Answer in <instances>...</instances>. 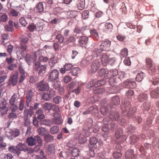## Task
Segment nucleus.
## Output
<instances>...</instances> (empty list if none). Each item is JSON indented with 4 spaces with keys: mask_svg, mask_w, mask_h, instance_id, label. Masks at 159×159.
Instances as JSON below:
<instances>
[{
    "mask_svg": "<svg viewBox=\"0 0 159 159\" xmlns=\"http://www.w3.org/2000/svg\"><path fill=\"white\" fill-rule=\"evenodd\" d=\"M122 113L124 115L127 111L128 110L127 116L128 117H129L132 116L136 112V109L135 107H131L129 102H126L123 105L122 107Z\"/></svg>",
    "mask_w": 159,
    "mask_h": 159,
    "instance_id": "nucleus-1",
    "label": "nucleus"
},
{
    "mask_svg": "<svg viewBox=\"0 0 159 159\" xmlns=\"http://www.w3.org/2000/svg\"><path fill=\"white\" fill-rule=\"evenodd\" d=\"M37 142L40 146H42L43 140L40 137L37 135L34 137H30L28 138L26 140V143H28L29 146H33Z\"/></svg>",
    "mask_w": 159,
    "mask_h": 159,
    "instance_id": "nucleus-2",
    "label": "nucleus"
},
{
    "mask_svg": "<svg viewBox=\"0 0 159 159\" xmlns=\"http://www.w3.org/2000/svg\"><path fill=\"white\" fill-rule=\"evenodd\" d=\"M93 120L89 119L86 122L83 129V132H84V135L86 136H89L90 135L89 130L92 126Z\"/></svg>",
    "mask_w": 159,
    "mask_h": 159,
    "instance_id": "nucleus-3",
    "label": "nucleus"
},
{
    "mask_svg": "<svg viewBox=\"0 0 159 159\" xmlns=\"http://www.w3.org/2000/svg\"><path fill=\"white\" fill-rule=\"evenodd\" d=\"M146 65L147 69L151 71V74H153L156 72V68L153 65L152 59L149 57H147L146 59Z\"/></svg>",
    "mask_w": 159,
    "mask_h": 159,
    "instance_id": "nucleus-4",
    "label": "nucleus"
},
{
    "mask_svg": "<svg viewBox=\"0 0 159 159\" xmlns=\"http://www.w3.org/2000/svg\"><path fill=\"white\" fill-rule=\"evenodd\" d=\"M59 77V72L57 69H53L49 72L48 79L51 82H54L57 80Z\"/></svg>",
    "mask_w": 159,
    "mask_h": 159,
    "instance_id": "nucleus-5",
    "label": "nucleus"
},
{
    "mask_svg": "<svg viewBox=\"0 0 159 159\" xmlns=\"http://www.w3.org/2000/svg\"><path fill=\"white\" fill-rule=\"evenodd\" d=\"M37 88L39 91H47L48 89L49 86L46 82L42 80L38 83Z\"/></svg>",
    "mask_w": 159,
    "mask_h": 159,
    "instance_id": "nucleus-6",
    "label": "nucleus"
},
{
    "mask_svg": "<svg viewBox=\"0 0 159 159\" xmlns=\"http://www.w3.org/2000/svg\"><path fill=\"white\" fill-rule=\"evenodd\" d=\"M111 44V41L110 40L106 39L104 41L102 42L100 46V48L103 51H108L109 50V48Z\"/></svg>",
    "mask_w": 159,
    "mask_h": 159,
    "instance_id": "nucleus-7",
    "label": "nucleus"
},
{
    "mask_svg": "<svg viewBox=\"0 0 159 159\" xmlns=\"http://www.w3.org/2000/svg\"><path fill=\"white\" fill-rule=\"evenodd\" d=\"M100 29L103 31L107 32L109 31H111L113 29L112 24L110 23H103L100 24Z\"/></svg>",
    "mask_w": 159,
    "mask_h": 159,
    "instance_id": "nucleus-8",
    "label": "nucleus"
},
{
    "mask_svg": "<svg viewBox=\"0 0 159 159\" xmlns=\"http://www.w3.org/2000/svg\"><path fill=\"white\" fill-rule=\"evenodd\" d=\"M53 116L54 118L52 119V122L56 124L59 125L62 122L61 116V114L56 112L53 113Z\"/></svg>",
    "mask_w": 159,
    "mask_h": 159,
    "instance_id": "nucleus-9",
    "label": "nucleus"
},
{
    "mask_svg": "<svg viewBox=\"0 0 159 159\" xmlns=\"http://www.w3.org/2000/svg\"><path fill=\"white\" fill-rule=\"evenodd\" d=\"M55 94L53 90L50 89L47 92L44 93L42 96L43 99L46 101H49Z\"/></svg>",
    "mask_w": 159,
    "mask_h": 159,
    "instance_id": "nucleus-10",
    "label": "nucleus"
},
{
    "mask_svg": "<svg viewBox=\"0 0 159 159\" xmlns=\"http://www.w3.org/2000/svg\"><path fill=\"white\" fill-rule=\"evenodd\" d=\"M123 86L125 88H134L136 86L135 82L131 80H127L123 84Z\"/></svg>",
    "mask_w": 159,
    "mask_h": 159,
    "instance_id": "nucleus-11",
    "label": "nucleus"
},
{
    "mask_svg": "<svg viewBox=\"0 0 159 159\" xmlns=\"http://www.w3.org/2000/svg\"><path fill=\"white\" fill-rule=\"evenodd\" d=\"M88 40L89 38L85 36H82L79 38L78 43L81 46L84 47L87 44Z\"/></svg>",
    "mask_w": 159,
    "mask_h": 159,
    "instance_id": "nucleus-12",
    "label": "nucleus"
},
{
    "mask_svg": "<svg viewBox=\"0 0 159 159\" xmlns=\"http://www.w3.org/2000/svg\"><path fill=\"white\" fill-rule=\"evenodd\" d=\"M100 65V63L98 61H93L91 65V72L93 73H95L99 68Z\"/></svg>",
    "mask_w": 159,
    "mask_h": 159,
    "instance_id": "nucleus-13",
    "label": "nucleus"
},
{
    "mask_svg": "<svg viewBox=\"0 0 159 159\" xmlns=\"http://www.w3.org/2000/svg\"><path fill=\"white\" fill-rule=\"evenodd\" d=\"M8 150L10 152L16 154L18 156L20 153V145L18 144L16 147H10L8 148Z\"/></svg>",
    "mask_w": 159,
    "mask_h": 159,
    "instance_id": "nucleus-14",
    "label": "nucleus"
},
{
    "mask_svg": "<svg viewBox=\"0 0 159 159\" xmlns=\"http://www.w3.org/2000/svg\"><path fill=\"white\" fill-rule=\"evenodd\" d=\"M98 74L99 76L105 78V79L109 78V73H108V71H106L104 69H100L98 72Z\"/></svg>",
    "mask_w": 159,
    "mask_h": 159,
    "instance_id": "nucleus-15",
    "label": "nucleus"
},
{
    "mask_svg": "<svg viewBox=\"0 0 159 159\" xmlns=\"http://www.w3.org/2000/svg\"><path fill=\"white\" fill-rule=\"evenodd\" d=\"M33 95V93L32 90H28L26 94V106L28 107L29 104L32 100V98Z\"/></svg>",
    "mask_w": 159,
    "mask_h": 159,
    "instance_id": "nucleus-16",
    "label": "nucleus"
},
{
    "mask_svg": "<svg viewBox=\"0 0 159 159\" xmlns=\"http://www.w3.org/2000/svg\"><path fill=\"white\" fill-rule=\"evenodd\" d=\"M72 67V65L71 64L67 63L64 65V67L60 69L59 71L62 74H64L66 71L70 70Z\"/></svg>",
    "mask_w": 159,
    "mask_h": 159,
    "instance_id": "nucleus-17",
    "label": "nucleus"
},
{
    "mask_svg": "<svg viewBox=\"0 0 159 159\" xmlns=\"http://www.w3.org/2000/svg\"><path fill=\"white\" fill-rule=\"evenodd\" d=\"M17 79L18 75L16 73L10 77L9 80V84L13 85H15L17 83Z\"/></svg>",
    "mask_w": 159,
    "mask_h": 159,
    "instance_id": "nucleus-18",
    "label": "nucleus"
},
{
    "mask_svg": "<svg viewBox=\"0 0 159 159\" xmlns=\"http://www.w3.org/2000/svg\"><path fill=\"white\" fill-rule=\"evenodd\" d=\"M76 5L79 10H83L85 7V0H78L76 2Z\"/></svg>",
    "mask_w": 159,
    "mask_h": 159,
    "instance_id": "nucleus-19",
    "label": "nucleus"
},
{
    "mask_svg": "<svg viewBox=\"0 0 159 159\" xmlns=\"http://www.w3.org/2000/svg\"><path fill=\"white\" fill-rule=\"evenodd\" d=\"M28 41V39L27 37H24L21 39V44L20 45V49L22 51H25L27 48V43Z\"/></svg>",
    "mask_w": 159,
    "mask_h": 159,
    "instance_id": "nucleus-20",
    "label": "nucleus"
},
{
    "mask_svg": "<svg viewBox=\"0 0 159 159\" xmlns=\"http://www.w3.org/2000/svg\"><path fill=\"white\" fill-rule=\"evenodd\" d=\"M125 157L127 159H134V152L131 149H129L125 153Z\"/></svg>",
    "mask_w": 159,
    "mask_h": 159,
    "instance_id": "nucleus-21",
    "label": "nucleus"
},
{
    "mask_svg": "<svg viewBox=\"0 0 159 159\" xmlns=\"http://www.w3.org/2000/svg\"><path fill=\"white\" fill-rule=\"evenodd\" d=\"M44 9L43 5V2H40L36 5L34 11L36 12L41 13L43 11Z\"/></svg>",
    "mask_w": 159,
    "mask_h": 159,
    "instance_id": "nucleus-22",
    "label": "nucleus"
},
{
    "mask_svg": "<svg viewBox=\"0 0 159 159\" xmlns=\"http://www.w3.org/2000/svg\"><path fill=\"white\" fill-rule=\"evenodd\" d=\"M58 61V59L57 57H51L49 60L48 63L51 69H52L54 66V65L57 63Z\"/></svg>",
    "mask_w": 159,
    "mask_h": 159,
    "instance_id": "nucleus-23",
    "label": "nucleus"
},
{
    "mask_svg": "<svg viewBox=\"0 0 159 159\" xmlns=\"http://www.w3.org/2000/svg\"><path fill=\"white\" fill-rule=\"evenodd\" d=\"M108 57L107 55L105 53H103L101 57L102 64L104 66H106L108 62Z\"/></svg>",
    "mask_w": 159,
    "mask_h": 159,
    "instance_id": "nucleus-24",
    "label": "nucleus"
},
{
    "mask_svg": "<svg viewBox=\"0 0 159 159\" xmlns=\"http://www.w3.org/2000/svg\"><path fill=\"white\" fill-rule=\"evenodd\" d=\"M97 142L98 139L95 137H91L89 139L90 146H91V147H93V148L95 149L96 148V144Z\"/></svg>",
    "mask_w": 159,
    "mask_h": 159,
    "instance_id": "nucleus-25",
    "label": "nucleus"
},
{
    "mask_svg": "<svg viewBox=\"0 0 159 159\" xmlns=\"http://www.w3.org/2000/svg\"><path fill=\"white\" fill-rule=\"evenodd\" d=\"M110 116H111L113 120L117 121L120 118V115L117 112H112L108 114Z\"/></svg>",
    "mask_w": 159,
    "mask_h": 159,
    "instance_id": "nucleus-26",
    "label": "nucleus"
},
{
    "mask_svg": "<svg viewBox=\"0 0 159 159\" xmlns=\"http://www.w3.org/2000/svg\"><path fill=\"white\" fill-rule=\"evenodd\" d=\"M54 104L48 102H46L43 105V108L45 110L50 111L53 108Z\"/></svg>",
    "mask_w": 159,
    "mask_h": 159,
    "instance_id": "nucleus-27",
    "label": "nucleus"
},
{
    "mask_svg": "<svg viewBox=\"0 0 159 159\" xmlns=\"http://www.w3.org/2000/svg\"><path fill=\"white\" fill-rule=\"evenodd\" d=\"M147 99V95L145 93L140 94L138 96V100L139 102H143Z\"/></svg>",
    "mask_w": 159,
    "mask_h": 159,
    "instance_id": "nucleus-28",
    "label": "nucleus"
},
{
    "mask_svg": "<svg viewBox=\"0 0 159 159\" xmlns=\"http://www.w3.org/2000/svg\"><path fill=\"white\" fill-rule=\"evenodd\" d=\"M113 120L111 116L109 117L107 116L103 119V122L105 125H109L113 122Z\"/></svg>",
    "mask_w": 159,
    "mask_h": 159,
    "instance_id": "nucleus-29",
    "label": "nucleus"
},
{
    "mask_svg": "<svg viewBox=\"0 0 159 159\" xmlns=\"http://www.w3.org/2000/svg\"><path fill=\"white\" fill-rule=\"evenodd\" d=\"M111 102L113 105H117L120 104V100L118 96H116L111 98Z\"/></svg>",
    "mask_w": 159,
    "mask_h": 159,
    "instance_id": "nucleus-30",
    "label": "nucleus"
},
{
    "mask_svg": "<svg viewBox=\"0 0 159 159\" xmlns=\"http://www.w3.org/2000/svg\"><path fill=\"white\" fill-rule=\"evenodd\" d=\"M40 124L46 126H50L52 124V122L50 120L44 119L40 121Z\"/></svg>",
    "mask_w": 159,
    "mask_h": 159,
    "instance_id": "nucleus-31",
    "label": "nucleus"
},
{
    "mask_svg": "<svg viewBox=\"0 0 159 159\" xmlns=\"http://www.w3.org/2000/svg\"><path fill=\"white\" fill-rule=\"evenodd\" d=\"M106 81L105 79H101L98 80H97V82H96V83L94 85L95 88H96L101 85L105 84H106Z\"/></svg>",
    "mask_w": 159,
    "mask_h": 159,
    "instance_id": "nucleus-32",
    "label": "nucleus"
},
{
    "mask_svg": "<svg viewBox=\"0 0 159 159\" xmlns=\"http://www.w3.org/2000/svg\"><path fill=\"white\" fill-rule=\"evenodd\" d=\"M101 50V49L100 48H94L92 51V53L93 56L97 57L100 55L101 53L103 52Z\"/></svg>",
    "mask_w": 159,
    "mask_h": 159,
    "instance_id": "nucleus-33",
    "label": "nucleus"
},
{
    "mask_svg": "<svg viewBox=\"0 0 159 159\" xmlns=\"http://www.w3.org/2000/svg\"><path fill=\"white\" fill-rule=\"evenodd\" d=\"M44 139L47 143L51 142L53 140L52 136L49 134H46L44 136Z\"/></svg>",
    "mask_w": 159,
    "mask_h": 159,
    "instance_id": "nucleus-34",
    "label": "nucleus"
},
{
    "mask_svg": "<svg viewBox=\"0 0 159 159\" xmlns=\"http://www.w3.org/2000/svg\"><path fill=\"white\" fill-rule=\"evenodd\" d=\"M50 130L51 134H55L59 131V127L57 126H54L52 127L50 129Z\"/></svg>",
    "mask_w": 159,
    "mask_h": 159,
    "instance_id": "nucleus-35",
    "label": "nucleus"
},
{
    "mask_svg": "<svg viewBox=\"0 0 159 159\" xmlns=\"http://www.w3.org/2000/svg\"><path fill=\"white\" fill-rule=\"evenodd\" d=\"M139 138L136 136L133 135L130 137L129 143L131 144H134L136 143L138 141Z\"/></svg>",
    "mask_w": 159,
    "mask_h": 159,
    "instance_id": "nucleus-36",
    "label": "nucleus"
},
{
    "mask_svg": "<svg viewBox=\"0 0 159 159\" xmlns=\"http://www.w3.org/2000/svg\"><path fill=\"white\" fill-rule=\"evenodd\" d=\"M80 69L78 67H75L71 70L70 72L72 75H76L80 72Z\"/></svg>",
    "mask_w": 159,
    "mask_h": 159,
    "instance_id": "nucleus-37",
    "label": "nucleus"
},
{
    "mask_svg": "<svg viewBox=\"0 0 159 159\" xmlns=\"http://www.w3.org/2000/svg\"><path fill=\"white\" fill-rule=\"evenodd\" d=\"M56 39L58 42L61 44L63 42L64 37L62 34H58L56 36Z\"/></svg>",
    "mask_w": 159,
    "mask_h": 159,
    "instance_id": "nucleus-38",
    "label": "nucleus"
},
{
    "mask_svg": "<svg viewBox=\"0 0 159 159\" xmlns=\"http://www.w3.org/2000/svg\"><path fill=\"white\" fill-rule=\"evenodd\" d=\"M90 33L91 36L93 39H98L99 35L98 33L96 30L93 29L91 30Z\"/></svg>",
    "mask_w": 159,
    "mask_h": 159,
    "instance_id": "nucleus-39",
    "label": "nucleus"
},
{
    "mask_svg": "<svg viewBox=\"0 0 159 159\" xmlns=\"http://www.w3.org/2000/svg\"><path fill=\"white\" fill-rule=\"evenodd\" d=\"M82 135L83 136L82 138H80L79 139V142L80 143H85L87 141V139L86 137L88 136H86L84 135V132L82 131V133L80 134V136Z\"/></svg>",
    "mask_w": 159,
    "mask_h": 159,
    "instance_id": "nucleus-40",
    "label": "nucleus"
},
{
    "mask_svg": "<svg viewBox=\"0 0 159 159\" xmlns=\"http://www.w3.org/2000/svg\"><path fill=\"white\" fill-rule=\"evenodd\" d=\"M46 69V66L45 65H41L40 68V70L38 72V74L42 75L45 72Z\"/></svg>",
    "mask_w": 159,
    "mask_h": 159,
    "instance_id": "nucleus-41",
    "label": "nucleus"
},
{
    "mask_svg": "<svg viewBox=\"0 0 159 159\" xmlns=\"http://www.w3.org/2000/svg\"><path fill=\"white\" fill-rule=\"evenodd\" d=\"M100 110L102 114L103 115H106L108 112V108L105 106H102L100 108Z\"/></svg>",
    "mask_w": 159,
    "mask_h": 159,
    "instance_id": "nucleus-42",
    "label": "nucleus"
},
{
    "mask_svg": "<svg viewBox=\"0 0 159 159\" xmlns=\"http://www.w3.org/2000/svg\"><path fill=\"white\" fill-rule=\"evenodd\" d=\"M109 73V76H110L109 78L111 77V76H116L118 73V71L116 69H114L111 70L108 72Z\"/></svg>",
    "mask_w": 159,
    "mask_h": 159,
    "instance_id": "nucleus-43",
    "label": "nucleus"
},
{
    "mask_svg": "<svg viewBox=\"0 0 159 159\" xmlns=\"http://www.w3.org/2000/svg\"><path fill=\"white\" fill-rule=\"evenodd\" d=\"M96 82H97V80L96 79H95L92 81H90L88 83V85H87V88L89 89L92 87H93V89H94V88H95L94 85L95 84Z\"/></svg>",
    "mask_w": 159,
    "mask_h": 159,
    "instance_id": "nucleus-44",
    "label": "nucleus"
},
{
    "mask_svg": "<svg viewBox=\"0 0 159 159\" xmlns=\"http://www.w3.org/2000/svg\"><path fill=\"white\" fill-rule=\"evenodd\" d=\"M143 73L142 72L138 74L136 78V81L139 82H141L143 78Z\"/></svg>",
    "mask_w": 159,
    "mask_h": 159,
    "instance_id": "nucleus-45",
    "label": "nucleus"
},
{
    "mask_svg": "<svg viewBox=\"0 0 159 159\" xmlns=\"http://www.w3.org/2000/svg\"><path fill=\"white\" fill-rule=\"evenodd\" d=\"M26 75L25 71L20 68V82L24 80Z\"/></svg>",
    "mask_w": 159,
    "mask_h": 159,
    "instance_id": "nucleus-46",
    "label": "nucleus"
},
{
    "mask_svg": "<svg viewBox=\"0 0 159 159\" xmlns=\"http://www.w3.org/2000/svg\"><path fill=\"white\" fill-rule=\"evenodd\" d=\"M128 50L125 48L121 50L120 55L123 57H125L128 55Z\"/></svg>",
    "mask_w": 159,
    "mask_h": 159,
    "instance_id": "nucleus-47",
    "label": "nucleus"
},
{
    "mask_svg": "<svg viewBox=\"0 0 159 159\" xmlns=\"http://www.w3.org/2000/svg\"><path fill=\"white\" fill-rule=\"evenodd\" d=\"M88 109L90 113H96L98 111V107L96 106H95L90 107Z\"/></svg>",
    "mask_w": 159,
    "mask_h": 159,
    "instance_id": "nucleus-48",
    "label": "nucleus"
},
{
    "mask_svg": "<svg viewBox=\"0 0 159 159\" xmlns=\"http://www.w3.org/2000/svg\"><path fill=\"white\" fill-rule=\"evenodd\" d=\"M39 62H47L49 60V58L47 57H43L42 55L39 56L38 58Z\"/></svg>",
    "mask_w": 159,
    "mask_h": 159,
    "instance_id": "nucleus-49",
    "label": "nucleus"
},
{
    "mask_svg": "<svg viewBox=\"0 0 159 159\" xmlns=\"http://www.w3.org/2000/svg\"><path fill=\"white\" fill-rule=\"evenodd\" d=\"M32 112L30 111L28 109H26L24 111V116H23L24 118V119L25 120H26L28 119V115L30 114V116L32 115Z\"/></svg>",
    "mask_w": 159,
    "mask_h": 159,
    "instance_id": "nucleus-50",
    "label": "nucleus"
},
{
    "mask_svg": "<svg viewBox=\"0 0 159 159\" xmlns=\"http://www.w3.org/2000/svg\"><path fill=\"white\" fill-rule=\"evenodd\" d=\"M80 151L77 148H75L73 149L71 151L72 155L74 157H76L79 154Z\"/></svg>",
    "mask_w": 159,
    "mask_h": 159,
    "instance_id": "nucleus-51",
    "label": "nucleus"
},
{
    "mask_svg": "<svg viewBox=\"0 0 159 159\" xmlns=\"http://www.w3.org/2000/svg\"><path fill=\"white\" fill-rule=\"evenodd\" d=\"M143 109L144 111H148L150 108V105L149 102H144L142 105Z\"/></svg>",
    "mask_w": 159,
    "mask_h": 159,
    "instance_id": "nucleus-52",
    "label": "nucleus"
},
{
    "mask_svg": "<svg viewBox=\"0 0 159 159\" xmlns=\"http://www.w3.org/2000/svg\"><path fill=\"white\" fill-rule=\"evenodd\" d=\"M116 78L115 77L111 78L109 80V83L110 85L115 86L116 84Z\"/></svg>",
    "mask_w": 159,
    "mask_h": 159,
    "instance_id": "nucleus-53",
    "label": "nucleus"
},
{
    "mask_svg": "<svg viewBox=\"0 0 159 159\" xmlns=\"http://www.w3.org/2000/svg\"><path fill=\"white\" fill-rule=\"evenodd\" d=\"M55 150V146L53 144L48 145V150L51 153H54Z\"/></svg>",
    "mask_w": 159,
    "mask_h": 159,
    "instance_id": "nucleus-54",
    "label": "nucleus"
},
{
    "mask_svg": "<svg viewBox=\"0 0 159 159\" xmlns=\"http://www.w3.org/2000/svg\"><path fill=\"white\" fill-rule=\"evenodd\" d=\"M77 86L76 83L74 82H72L67 87V89L69 90H73Z\"/></svg>",
    "mask_w": 159,
    "mask_h": 159,
    "instance_id": "nucleus-55",
    "label": "nucleus"
},
{
    "mask_svg": "<svg viewBox=\"0 0 159 159\" xmlns=\"http://www.w3.org/2000/svg\"><path fill=\"white\" fill-rule=\"evenodd\" d=\"M74 32L76 33L75 36L77 38L80 37L79 34L81 33L80 28L78 27H76L74 30Z\"/></svg>",
    "mask_w": 159,
    "mask_h": 159,
    "instance_id": "nucleus-56",
    "label": "nucleus"
},
{
    "mask_svg": "<svg viewBox=\"0 0 159 159\" xmlns=\"http://www.w3.org/2000/svg\"><path fill=\"white\" fill-rule=\"evenodd\" d=\"M46 130L44 128L42 127L39 128L38 129L39 134L41 136L43 135L46 132Z\"/></svg>",
    "mask_w": 159,
    "mask_h": 159,
    "instance_id": "nucleus-57",
    "label": "nucleus"
},
{
    "mask_svg": "<svg viewBox=\"0 0 159 159\" xmlns=\"http://www.w3.org/2000/svg\"><path fill=\"white\" fill-rule=\"evenodd\" d=\"M61 97L59 96H56L53 99V102L56 104L59 103L61 102Z\"/></svg>",
    "mask_w": 159,
    "mask_h": 159,
    "instance_id": "nucleus-58",
    "label": "nucleus"
},
{
    "mask_svg": "<svg viewBox=\"0 0 159 159\" xmlns=\"http://www.w3.org/2000/svg\"><path fill=\"white\" fill-rule=\"evenodd\" d=\"M34 64V68L35 70H38L39 68L40 67V62L36 61L35 60H34L33 62Z\"/></svg>",
    "mask_w": 159,
    "mask_h": 159,
    "instance_id": "nucleus-59",
    "label": "nucleus"
},
{
    "mask_svg": "<svg viewBox=\"0 0 159 159\" xmlns=\"http://www.w3.org/2000/svg\"><path fill=\"white\" fill-rule=\"evenodd\" d=\"M18 13L16 10L13 9H11L8 12V14L10 16H18Z\"/></svg>",
    "mask_w": 159,
    "mask_h": 159,
    "instance_id": "nucleus-60",
    "label": "nucleus"
},
{
    "mask_svg": "<svg viewBox=\"0 0 159 159\" xmlns=\"http://www.w3.org/2000/svg\"><path fill=\"white\" fill-rule=\"evenodd\" d=\"M123 131L121 129H118L115 133V136L117 139L122 135Z\"/></svg>",
    "mask_w": 159,
    "mask_h": 159,
    "instance_id": "nucleus-61",
    "label": "nucleus"
},
{
    "mask_svg": "<svg viewBox=\"0 0 159 159\" xmlns=\"http://www.w3.org/2000/svg\"><path fill=\"white\" fill-rule=\"evenodd\" d=\"M118 40L121 42H123L125 39L126 37L121 34H118L116 36Z\"/></svg>",
    "mask_w": 159,
    "mask_h": 159,
    "instance_id": "nucleus-62",
    "label": "nucleus"
},
{
    "mask_svg": "<svg viewBox=\"0 0 159 159\" xmlns=\"http://www.w3.org/2000/svg\"><path fill=\"white\" fill-rule=\"evenodd\" d=\"M113 156L115 158L119 159L121 157L122 154L120 152L116 151L113 153Z\"/></svg>",
    "mask_w": 159,
    "mask_h": 159,
    "instance_id": "nucleus-63",
    "label": "nucleus"
},
{
    "mask_svg": "<svg viewBox=\"0 0 159 159\" xmlns=\"http://www.w3.org/2000/svg\"><path fill=\"white\" fill-rule=\"evenodd\" d=\"M12 157L11 154L8 153L7 154H4L2 155L1 157V159H11Z\"/></svg>",
    "mask_w": 159,
    "mask_h": 159,
    "instance_id": "nucleus-64",
    "label": "nucleus"
}]
</instances>
